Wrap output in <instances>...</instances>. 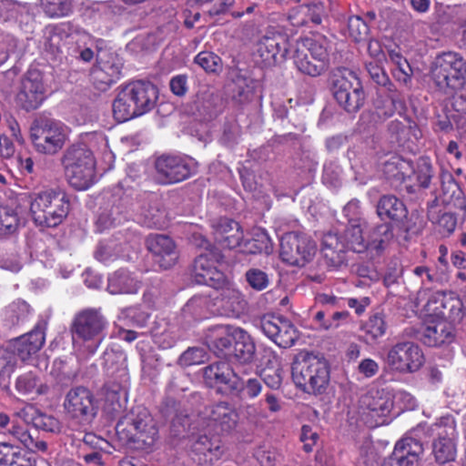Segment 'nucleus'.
Returning <instances> with one entry per match:
<instances>
[{
	"instance_id": "nucleus-1",
	"label": "nucleus",
	"mask_w": 466,
	"mask_h": 466,
	"mask_svg": "<svg viewBox=\"0 0 466 466\" xmlns=\"http://www.w3.org/2000/svg\"><path fill=\"white\" fill-rule=\"evenodd\" d=\"M158 99V88L144 80L126 85L113 101V115L116 121L125 122L151 111Z\"/></svg>"
},
{
	"instance_id": "nucleus-2",
	"label": "nucleus",
	"mask_w": 466,
	"mask_h": 466,
	"mask_svg": "<svg viewBox=\"0 0 466 466\" xmlns=\"http://www.w3.org/2000/svg\"><path fill=\"white\" fill-rule=\"evenodd\" d=\"M291 376L295 385L302 391L322 394L329 381V366L322 356L300 353L292 363Z\"/></svg>"
},
{
	"instance_id": "nucleus-3",
	"label": "nucleus",
	"mask_w": 466,
	"mask_h": 466,
	"mask_svg": "<svg viewBox=\"0 0 466 466\" xmlns=\"http://www.w3.org/2000/svg\"><path fill=\"white\" fill-rule=\"evenodd\" d=\"M434 86L445 95H452L466 86V60L456 52L438 55L430 71Z\"/></svg>"
},
{
	"instance_id": "nucleus-4",
	"label": "nucleus",
	"mask_w": 466,
	"mask_h": 466,
	"mask_svg": "<svg viewBox=\"0 0 466 466\" xmlns=\"http://www.w3.org/2000/svg\"><path fill=\"white\" fill-rule=\"evenodd\" d=\"M61 164L69 184L76 189H87L94 183L96 160L86 144L76 143L68 147L61 157Z\"/></svg>"
},
{
	"instance_id": "nucleus-5",
	"label": "nucleus",
	"mask_w": 466,
	"mask_h": 466,
	"mask_svg": "<svg viewBox=\"0 0 466 466\" xmlns=\"http://www.w3.org/2000/svg\"><path fill=\"white\" fill-rule=\"evenodd\" d=\"M329 44L322 35L298 40L293 54L296 68L310 77L324 74L329 67Z\"/></svg>"
},
{
	"instance_id": "nucleus-6",
	"label": "nucleus",
	"mask_w": 466,
	"mask_h": 466,
	"mask_svg": "<svg viewBox=\"0 0 466 466\" xmlns=\"http://www.w3.org/2000/svg\"><path fill=\"white\" fill-rule=\"evenodd\" d=\"M329 90L339 105L348 113H356L364 105L366 95L357 75L344 66L333 68L329 76Z\"/></svg>"
},
{
	"instance_id": "nucleus-7",
	"label": "nucleus",
	"mask_w": 466,
	"mask_h": 466,
	"mask_svg": "<svg viewBox=\"0 0 466 466\" xmlns=\"http://www.w3.org/2000/svg\"><path fill=\"white\" fill-rule=\"evenodd\" d=\"M30 212L35 223L41 227L55 228L62 223L69 211V199L66 193L53 189L33 192Z\"/></svg>"
},
{
	"instance_id": "nucleus-8",
	"label": "nucleus",
	"mask_w": 466,
	"mask_h": 466,
	"mask_svg": "<svg viewBox=\"0 0 466 466\" xmlns=\"http://www.w3.org/2000/svg\"><path fill=\"white\" fill-rule=\"evenodd\" d=\"M106 324V318L97 309H86L78 312L70 327L74 346L87 342L86 351L94 354L102 341Z\"/></svg>"
},
{
	"instance_id": "nucleus-9",
	"label": "nucleus",
	"mask_w": 466,
	"mask_h": 466,
	"mask_svg": "<svg viewBox=\"0 0 466 466\" xmlns=\"http://www.w3.org/2000/svg\"><path fill=\"white\" fill-rule=\"evenodd\" d=\"M205 252L199 254L191 266L190 276L192 281L198 285H207L215 289H223L227 283L224 273L218 269L216 264L225 262V257L216 247L204 240Z\"/></svg>"
},
{
	"instance_id": "nucleus-10",
	"label": "nucleus",
	"mask_w": 466,
	"mask_h": 466,
	"mask_svg": "<svg viewBox=\"0 0 466 466\" xmlns=\"http://www.w3.org/2000/svg\"><path fill=\"white\" fill-rule=\"evenodd\" d=\"M30 137L37 152L55 155L63 148L67 135L60 122L42 117L33 122L30 128Z\"/></svg>"
},
{
	"instance_id": "nucleus-11",
	"label": "nucleus",
	"mask_w": 466,
	"mask_h": 466,
	"mask_svg": "<svg viewBox=\"0 0 466 466\" xmlns=\"http://www.w3.org/2000/svg\"><path fill=\"white\" fill-rule=\"evenodd\" d=\"M316 252V242L305 233L288 232L280 239V258L290 266L304 267L313 259Z\"/></svg>"
},
{
	"instance_id": "nucleus-12",
	"label": "nucleus",
	"mask_w": 466,
	"mask_h": 466,
	"mask_svg": "<svg viewBox=\"0 0 466 466\" xmlns=\"http://www.w3.org/2000/svg\"><path fill=\"white\" fill-rule=\"evenodd\" d=\"M156 180L161 185H171L189 178L197 165L187 157L163 154L154 163Z\"/></svg>"
},
{
	"instance_id": "nucleus-13",
	"label": "nucleus",
	"mask_w": 466,
	"mask_h": 466,
	"mask_svg": "<svg viewBox=\"0 0 466 466\" xmlns=\"http://www.w3.org/2000/svg\"><path fill=\"white\" fill-rule=\"evenodd\" d=\"M290 48L289 36L282 29L268 27L257 45V55L264 66L283 63Z\"/></svg>"
},
{
	"instance_id": "nucleus-14",
	"label": "nucleus",
	"mask_w": 466,
	"mask_h": 466,
	"mask_svg": "<svg viewBox=\"0 0 466 466\" xmlns=\"http://www.w3.org/2000/svg\"><path fill=\"white\" fill-rule=\"evenodd\" d=\"M116 431L128 432L129 440L133 442H141L147 447L154 444L157 430L155 427L150 415L147 410L143 409L137 414H130L126 416L122 420L116 424Z\"/></svg>"
},
{
	"instance_id": "nucleus-15",
	"label": "nucleus",
	"mask_w": 466,
	"mask_h": 466,
	"mask_svg": "<svg viewBox=\"0 0 466 466\" xmlns=\"http://www.w3.org/2000/svg\"><path fill=\"white\" fill-rule=\"evenodd\" d=\"M64 408L72 419L81 423L91 422L97 412L94 394L84 386L72 388L66 393Z\"/></svg>"
},
{
	"instance_id": "nucleus-16",
	"label": "nucleus",
	"mask_w": 466,
	"mask_h": 466,
	"mask_svg": "<svg viewBox=\"0 0 466 466\" xmlns=\"http://www.w3.org/2000/svg\"><path fill=\"white\" fill-rule=\"evenodd\" d=\"M387 364L399 372H415L424 362L420 347L411 341H401L393 345L388 351Z\"/></svg>"
},
{
	"instance_id": "nucleus-17",
	"label": "nucleus",
	"mask_w": 466,
	"mask_h": 466,
	"mask_svg": "<svg viewBox=\"0 0 466 466\" xmlns=\"http://www.w3.org/2000/svg\"><path fill=\"white\" fill-rule=\"evenodd\" d=\"M259 327L268 339L283 349L292 347L299 339V331L295 325L283 316H263Z\"/></svg>"
},
{
	"instance_id": "nucleus-18",
	"label": "nucleus",
	"mask_w": 466,
	"mask_h": 466,
	"mask_svg": "<svg viewBox=\"0 0 466 466\" xmlns=\"http://www.w3.org/2000/svg\"><path fill=\"white\" fill-rule=\"evenodd\" d=\"M46 98V86L43 75L38 70H29L21 82L16 95V103L29 112L38 108Z\"/></svg>"
},
{
	"instance_id": "nucleus-19",
	"label": "nucleus",
	"mask_w": 466,
	"mask_h": 466,
	"mask_svg": "<svg viewBox=\"0 0 466 466\" xmlns=\"http://www.w3.org/2000/svg\"><path fill=\"white\" fill-rule=\"evenodd\" d=\"M152 255L153 262L162 270L173 268L178 259V250L175 241L165 234H149L145 241Z\"/></svg>"
},
{
	"instance_id": "nucleus-20",
	"label": "nucleus",
	"mask_w": 466,
	"mask_h": 466,
	"mask_svg": "<svg viewBox=\"0 0 466 466\" xmlns=\"http://www.w3.org/2000/svg\"><path fill=\"white\" fill-rule=\"evenodd\" d=\"M415 338L429 347H440L451 343L454 339L453 327L445 319H432L413 329Z\"/></svg>"
},
{
	"instance_id": "nucleus-21",
	"label": "nucleus",
	"mask_w": 466,
	"mask_h": 466,
	"mask_svg": "<svg viewBox=\"0 0 466 466\" xmlns=\"http://www.w3.org/2000/svg\"><path fill=\"white\" fill-rule=\"evenodd\" d=\"M46 326V322L40 321L31 331L10 340L9 348L15 356H17L22 361H26L35 355L45 344Z\"/></svg>"
},
{
	"instance_id": "nucleus-22",
	"label": "nucleus",
	"mask_w": 466,
	"mask_h": 466,
	"mask_svg": "<svg viewBox=\"0 0 466 466\" xmlns=\"http://www.w3.org/2000/svg\"><path fill=\"white\" fill-rule=\"evenodd\" d=\"M360 408L368 410L372 417L381 419L377 424L385 423L384 419L393 408L391 394L384 389L371 388L361 395L359 400Z\"/></svg>"
},
{
	"instance_id": "nucleus-23",
	"label": "nucleus",
	"mask_w": 466,
	"mask_h": 466,
	"mask_svg": "<svg viewBox=\"0 0 466 466\" xmlns=\"http://www.w3.org/2000/svg\"><path fill=\"white\" fill-rule=\"evenodd\" d=\"M229 360L238 367H244L240 373H248L246 367L256 360V345L251 336L242 329H235V342Z\"/></svg>"
},
{
	"instance_id": "nucleus-24",
	"label": "nucleus",
	"mask_w": 466,
	"mask_h": 466,
	"mask_svg": "<svg viewBox=\"0 0 466 466\" xmlns=\"http://www.w3.org/2000/svg\"><path fill=\"white\" fill-rule=\"evenodd\" d=\"M348 249L339 235L336 233H327L323 236L320 250L328 268L339 269L346 266Z\"/></svg>"
},
{
	"instance_id": "nucleus-25",
	"label": "nucleus",
	"mask_w": 466,
	"mask_h": 466,
	"mask_svg": "<svg viewBox=\"0 0 466 466\" xmlns=\"http://www.w3.org/2000/svg\"><path fill=\"white\" fill-rule=\"evenodd\" d=\"M377 214L382 219L388 218L400 223L401 228L407 233L413 231L412 226L405 221L408 217L405 204L393 195L380 197L377 204Z\"/></svg>"
},
{
	"instance_id": "nucleus-26",
	"label": "nucleus",
	"mask_w": 466,
	"mask_h": 466,
	"mask_svg": "<svg viewBox=\"0 0 466 466\" xmlns=\"http://www.w3.org/2000/svg\"><path fill=\"white\" fill-rule=\"evenodd\" d=\"M213 228L214 239L222 248L232 249L241 246L244 236L237 221L222 218Z\"/></svg>"
},
{
	"instance_id": "nucleus-27",
	"label": "nucleus",
	"mask_w": 466,
	"mask_h": 466,
	"mask_svg": "<svg viewBox=\"0 0 466 466\" xmlns=\"http://www.w3.org/2000/svg\"><path fill=\"white\" fill-rule=\"evenodd\" d=\"M73 43V36L67 25H58L46 29L45 50L54 58L67 52Z\"/></svg>"
},
{
	"instance_id": "nucleus-28",
	"label": "nucleus",
	"mask_w": 466,
	"mask_h": 466,
	"mask_svg": "<svg viewBox=\"0 0 466 466\" xmlns=\"http://www.w3.org/2000/svg\"><path fill=\"white\" fill-rule=\"evenodd\" d=\"M207 410H208L209 425L221 432H229L237 426L238 413L229 403L219 401L210 406Z\"/></svg>"
},
{
	"instance_id": "nucleus-29",
	"label": "nucleus",
	"mask_w": 466,
	"mask_h": 466,
	"mask_svg": "<svg viewBox=\"0 0 466 466\" xmlns=\"http://www.w3.org/2000/svg\"><path fill=\"white\" fill-rule=\"evenodd\" d=\"M196 107L199 116L210 120L222 112L224 100L219 92L208 88L198 94Z\"/></svg>"
},
{
	"instance_id": "nucleus-30",
	"label": "nucleus",
	"mask_w": 466,
	"mask_h": 466,
	"mask_svg": "<svg viewBox=\"0 0 466 466\" xmlns=\"http://www.w3.org/2000/svg\"><path fill=\"white\" fill-rule=\"evenodd\" d=\"M424 447L420 441L412 437H403L395 444L393 452L400 459L404 466H415L418 464Z\"/></svg>"
},
{
	"instance_id": "nucleus-31",
	"label": "nucleus",
	"mask_w": 466,
	"mask_h": 466,
	"mask_svg": "<svg viewBox=\"0 0 466 466\" xmlns=\"http://www.w3.org/2000/svg\"><path fill=\"white\" fill-rule=\"evenodd\" d=\"M460 305L459 299L445 293L438 292L429 299L425 309L430 314L446 320V319L453 316L454 310L460 309Z\"/></svg>"
},
{
	"instance_id": "nucleus-32",
	"label": "nucleus",
	"mask_w": 466,
	"mask_h": 466,
	"mask_svg": "<svg viewBox=\"0 0 466 466\" xmlns=\"http://www.w3.org/2000/svg\"><path fill=\"white\" fill-rule=\"evenodd\" d=\"M412 170V163L399 155L391 156L385 161L382 168L385 177L396 186L401 184Z\"/></svg>"
},
{
	"instance_id": "nucleus-33",
	"label": "nucleus",
	"mask_w": 466,
	"mask_h": 466,
	"mask_svg": "<svg viewBox=\"0 0 466 466\" xmlns=\"http://www.w3.org/2000/svg\"><path fill=\"white\" fill-rule=\"evenodd\" d=\"M140 282L128 271L120 269L108 278L107 290L111 294H135Z\"/></svg>"
},
{
	"instance_id": "nucleus-34",
	"label": "nucleus",
	"mask_w": 466,
	"mask_h": 466,
	"mask_svg": "<svg viewBox=\"0 0 466 466\" xmlns=\"http://www.w3.org/2000/svg\"><path fill=\"white\" fill-rule=\"evenodd\" d=\"M192 451L197 455H202L203 462L209 464L220 459L224 452L220 441L217 438L211 439L207 435L198 438L192 446ZM199 462H202L201 458H199Z\"/></svg>"
},
{
	"instance_id": "nucleus-35",
	"label": "nucleus",
	"mask_w": 466,
	"mask_h": 466,
	"mask_svg": "<svg viewBox=\"0 0 466 466\" xmlns=\"http://www.w3.org/2000/svg\"><path fill=\"white\" fill-rule=\"evenodd\" d=\"M393 238V231L390 223L383 222L371 227L367 235L369 249L380 254Z\"/></svg>"
},
{
	"instance_id": "nucleus-36",
	"label": "nucleus",
	"mask_w": 466,
	"mask_h": 466,
	"mask_svg": "<svg viewBox=\"0 0 466 466\" xmlns=\"http://www.w3.org/2000/svg\"><path fill=\"white\" fill-rule=\"evenodd\" d=\"M7 431L14 439L32 452L46 451L47 450L46 442L39 440L36 436V431L31 432L26 426L13 421L11 428Z\"/></svg>"
},
{
	"instance_id": "nucleus-37",
	"label": "nucleus",
	"mask_w": 466,
	"mask_h": 466,
	"mask_svg": "<svg viewBox=\"0 0 466 466\" xmlns=\"http://www.w3.org/2000/svg\"><path fill=\"white\" fill-rule=\"evenodd\" d=\"M451 432L444 435L439 434L438 438L432 442V452L435 460L439 463H446L454 461L456 457V446L453 441L454 430L451 428Z\"/></svg>"
},
{
	"instance_id": "nucleus-38",
	"label": "nucleus",
	"mask_w": 466,
	"mask_h": 466,
	"mask_svg": "<svg viewBox=\"0 0 466 466\" xmlns=\"http://www.w3.org/2000/svg\"><path fill=\"white\" fill-rule=\"evenodd\" d=\"M366 223H354L347 226L341 239L349 249L361 253L369 249L367 237L363 236V228Z\"/></svg>"
},
{
	"instance_id": "nucleus-39",
	"label": "nucleus",
	"mask_w": 466,
	"mask_h": 466,
	"mask_svg": "<svg viewBox=\"0 0 466 466\" xmlns=\"http://www.w3.org/2000/svg\"><path fill=\"white\" fill-rule=\"evenodd\" d=\"M255 82L252 78L238 75L230 86L232 100L238 105H245L252 100Z\"/></svg>"
},
{
	"instance_id": "nucleus-40",
	"label": "nucleus",
	"mask_w": 466,
	"mask_h": 466,
	"mask_svg": "<svg viewBox=\"0 0 466 466\" xmlns=\"http://www.w3.org/2000/svg\"><path fill=\"white\" fill-rule=\"evenodd\" d=\"M400 103V94L396 87L378 91L375 99V107L380 116L385 118L390 117L397 109V104Z\"/></svg>"
},
{
	"instance_id": "nucleus-41",
	"label": "nucleus",
	"mask_w": 466,
	"mask_h": 466,
	"mask_svg": "<svg viewBox=\"0 0 466 466\" xmlns=\"http://www.w3.org/2000/svg\"><path fill=\"white\" fill-rule=\"evenodd\" d=\"M97 66L106 72L116 83L120 79L123 68L122 58L116 53L98 50L96 54Z\"/></svg>"
},
{
	"instance_id": "nucleus-42",
	"label": "nucleus",
	"mask_w": 466,
	"mask_h": 466,
	"mask_svg": "<svg viewBox=\"0 0 466 466\" xmlns=\"http://www.w3.org/2000/svg\"><path fill=\"white\" fill-rule=\"evenodd\" d=\"M231 368L228 363L224 361L214 362L203 369V378L207 386L217 388L223 383L227 376L231 375Z\"/></svg>"
},
{
	"instance_id": "nucleus-43",
	"label": "nucleus",
	"mask_w": 466,
	"mask_h": 466,
	"mask_svg": "<svg viewBox=\"0 0 466 466\" xmlns=\"http://www.w3.org/2000/svg\"><path fill=\"white\" fill-rule=\"evenodd\" d=\"M0 466H33V463L19 448L8 442H1Z\"/></svg>"
},
{
	"instance_id": "nucleus-44",
	"label": "nucleus",
	"mask_w": 466,
	"mask_h": 466,
	"mask_svg": "<svg viewBox=\"0 0 466 466\" xmlns=\"http://www.w3.org/2000/svg\"><path fill=\"white\" fill-rule=\"evenodd\" d=\"M259 378L272 390H278L281 388L283 369L276 356H273V360H269L267 366L260 370Z\"/></svg>"
},
{
	"instance_id": "nucleus-45",
	"label": "nucleus",
	"mask_w": 466,
	"mask_h": 466,
	"mask_svg": "<svg viewBox=\"0 0 466 466\" xmlns=\"http://www.w3.org/2000/svg\"><path fill=\"white\" fill-rule=\"evenodd\" d=\"M126 216L118 206L104 208L96 220V231L103 232L115 228L126 220Z\"/></svg>"
},
{
	"instance_id": "nucleus-46",
	"label": "nucleus",
	"mask_w": 466,
	"mask_h": 466,
	"mask_svg": "<svg viewBox=\"0 0 466 466\" xmlns=\"http://www.w3.org/2000/svg\"><path fill=\"white\" fill-rule=\"evenodd\" d=\"M442 193L447 201L454 198V206L460 209L466 208V200L463 192L460 188L458 183L455 182L451 174L444 173L441 175Z\"/></svg>"
},
{
	"instance_id": "nucleus-47",
	"label": "nucleus",
	"mask_w": 466,
	"mask_h": 466,
	"mask_svg": "<svg viewBox=\"0 0 466 466\" xmlns=\"http://www.w3.org/2000/svg\"><path fill=\"white\" fill-rule=\"evenodd\" d=\"M122 247L113 239H105L98 243L94 256L100 262L115 261L121 254Z\"/></svg>"
},
{
	"instance_id": "nucleus-48",
	"label": "nucleus",
	"mask_w": 466,
	"mask_h": 466,
	"mask_svg": "<svg viewBox=\"0 0 466 466\" xmlns=\"http://www.w3.org/2000/svg\"><path fill=\"white\" fill-rule=\"evenodd\" d=\"M382 62H365V68L370 79L379 86L378 91L396 87L381 66Z\"/></svg>"
},
{
	"instance_id": "nucleus-49",
	"label": "nucleus",
	"mask_w": 466,
	"mask_h": 466,
	"mask_svg": "<svg viewBox=\"0 0 466 466\" xmlns=\"http://www.w3.org/2000/svg\"><path fill=\"white\" fill-rule=\"evenodd\" d=\"M348 35L355 43L365 42L369 39L370 26L362 20L360 15H351L347 23Z\"/></svg>"
},
{
	"instance_id": "nucleus-50",
	"label": "nucleus",
	"mask_w": 466,
	"mask_h": 466,
	"mask_svg": "<svg viewBox=\"0 0 466 466\" xmlns=\"http://www.w3.org/2000/svg\"><path fill=\"white\" fill-rule=\"evenodd\" d=\"M54 388L62 391L69 388L78 376V370H71L66 363L61 362L60 367L56 368L53 372Z\"/></svg>"
},
{
	"instance_id": "nucleus-51",
	"label": "nucleus",
	"mask_w": 466,
	"mask_h": 466,
	"mask_svg": "<svg viewBox=\"0 0 466 466\" xmlns=\"http://www.w3.org/2000/svg\"><path fill=\"white\" fill-rule=\"evenodd\" d=\"M235 342V329L231 333H224L210 339L208 347L218 357H228L232 351Z\"/></svg>"
},
{
	"instance_id": "nucleus-52",
	"label": "nucleus",
	"mask_w": 466,
	"mask_h": 466,
	"mask_svg": "<svg viewBox=\"0 0 466 466\" xmlns=\"http://www.w3.org/2000/svg\"><path fill=\"white\" fill-rule=\"evenodd\" d=\"M39 379L33 372H27L20 375L15 381V389L22 395L31 394L36 392L38 394L46 393V390L41 385L38 387Z\"/></svg>"
},
{
	"instance_id": "nucleus-53",
	"label": "nucleus",
	"mask_w": 466,
	"mask_h": 466,
	"mask_svg": "<svg viewBox=\"0 0 466 466\" xmlns=\"http://www.w3.org/2000/svg\"><path fill=\"white\" fill-rule=\"evenodd\" d=\"M30 310V305L26 301L18 299L6 308L5 317L11 324L16 325L26 319Z\"/></svg>"
},
{
	"instance_id": "nucleus-54",
	"label": "nucleus",
	"mask_w": 466,
	"mask_h": 466,
	"mask_svg": "<svg viewBox=\"0 0 466 466\" xmlns=\"http://www.w3.org/2000/svg\"><path fill=\"white\" fill-rule=\"evenodd\" d=\"M387 325L382 313L377 312L371 315L362 325V329L366 335H369L372 340L383 336L386 332Z\"/></svg>"
},
{
	"instance_id": "nucleus-55",
	"label": "nucleus",
	"mask_w": 466,
	"mask_h": 466,
	"mask_svg": "<svg viewBox=\"0 0 466 466\" xmlns=\"http://www.w3.org/2000/svg\"><path fill=\"white\" fill-rule=\"evenodd\" d=\"M412 172H414L416 180L421 187H429L433 177V167L429 157H420L416 163V167H413Z\"/></svg>"
},
{
	"instance_id": "nucleus-56",
	"label": "nucleus",
	"mask_w": 466,
	"mask_h": 466,
	"mask_svg": "<svg viewBox=\"0 0 466 466\" xmlns=\"http://www.w3.org/2000/svg\"><path fill=\"white\" fill-rule=\"evenodd\" d=\"M18 218L14 210L0 208V238H5L15 233L18 228Z\"/></svg>"
},
{
	"instance_id": "nucleus-57",
	"label": "nucleus",
	"mask_w": 466,
	"mask_h": 466,
	"mask_svg": "<svg viewBox=\"0 0 466 466\" xmlns=\"http://www.w3.org/2000/svg\"><path fill=\"white\" fill-rule=\"evenodd\" d=\"M205 303L206 299L200 297L190 299L181 309V318L188 324L200 319L203 317L202 306Z\"/></svg>"
},
{
	"instance_id": "nucleus-58",
	"label": "nucleus",
	"mask_w": 466,
	"mask_h": 466,
	"mask_svg": "<svg viewBox=\"0 0 466 466\" xmlns=\"http://www.w3.org/2000/svg\"><path fill=\"white\" fill-rule=\"evenodd\" d=\"M194 62L208 73H218L222 69L221 58L213 52L202 51L198 53Z\"/></svg>"
},
{
	"instance_id": "nucleus-59",
	"label": "nucleus",
	"mask_w": 466,
	"mask_h": 466,
	"mask_svg": "<svg viewBox=\"0 0 466 466\" xmlns=\"http://www.w3.org/2000/svg\"><path fill=\"white\" fill-rule=\"evenodd\" d=\"M45 13L50 17L66 15L72 7L71 0H41Z\"/></svg>"
},
{
	"instance_id": "nucleus-60",
	"label": "nucleus",
	"mask_w": 466,
	"mask_h": 466,
	"mask_svg": "<svg viewBox=\"0 0 466 466\" xmlns=\"http://www.w3.org/2000/svg\"><path fill=\"white\" fill-rule=\"evenodd\" d=\"M245 279L248 286L256 291H262L269 285L268 275L257 268L248 269L245 273Z\"/></svg>"
},
{
	"instance_id": "nucleus-61",
	"label": "nucleus",
	"mask_w": 466,
	"mask_h": 466,
	"mask_svg": "<svg viewBox=\"0 0 466 466\" xmlns=\"http://www.w3.org/2000/svg\"><path fill=\"white\" fill-rule=\"evenodd\" d=\"M271 250V241L266 233L258 234L256 238L247 240L244 243V252L258 254L269 253Z\"/></svg>"
},
{
	"instance_id": "nucleus-62",
	"label": "nucleus",
	"mask_w": 466,
	"mask_h": 466,
	"mask_svg": "<svg viewBox=\"0 0 466 466\" xmlns=\"http://www.w3.org/2000/svg\"><path fill=\"white\" fill-rule=\"evenodd\" d=\"M241 378L231 370V375L225 378L223 383L217 390L221 395L231 399H238L240 396Z\"/></svg>"
},
{
	"instance_id": "nucleus-63",
	"label": "nucleus",
	"mask_w": 466,
	"mask_h": 466,
	"mask_svg": "<svg viewBox=\"0 0 466 466\" xmlns=\"http://www.w3.org/2000/svg\"><path fill=\"white\" fill-rule=\"evenodd\" d=\"M429 218L439 227V230L442 235H451L457 226V218L451 212H444L437 217L431 212L429 213Z\"/></svg>"
},
{
	"instance_id": "nucleus-64",
	"label": "nucleus",
	"mask_w": 466,
	"mask_h": 466,
	"mask_svg": "<svg viewBox=\"0 0 466 466\" xmlns=\"http://www.w3.org/2000/svg\"><path fill=\"white\" fill-rule=\"evenodd\" d=\"M206 358L207 352L204 348L191 347L180 355L178 364L183 367L198 365L203 363Z\"/></svg>"
}]
</instances>
